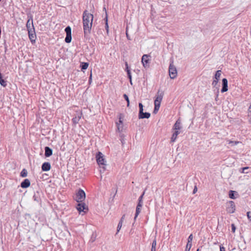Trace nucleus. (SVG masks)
I'll use <instances>...</instances> for the list:
<instances>
[{"mask_svg":"<svg viewBox=\"0 0 251 251\" xmlns=\"http://www.w3.org/2000/svg\"><path fill=\"white\" fill-rule=\"evenodd\" d=\"M222 88L221 92L224 93L228 90V81L226 78H223L222 79Z\"/></svg>","mask_w":251,"mask_h":251,"instance_id":"9","label":"nucleus"},{"mask_svg":"<svg viewBox=\"0 0 251 251\" xmlns=\"http://www.w3.org/2000/svg\"><path fill=\"white\" fill-rule=\"evenodd\" d=\"M89 64L86 62H83L82 63L81 69L86 70L88 67Z\"/></svg>","mask_w":251,"mask_h":251,"instance_id":"28","label":"nucleus"},{"mask_svg":"<svg viewBox=\"0 0 251 251\" xmlns=\"http://www.w3.org/2000/svg\"><path fill=\"white\" fill-rule=\"evenodd\" d=\"M197 251H199V249H198Z\"/></svg>","mask_w":251,"mask_h":251,"instance_id":"50","label":"nucleus"},{"mask_svg":"<svg viewBox=\"0 0 251 251\" xmlns=\"http://www.w3.org/2000/svg\"><path fill=\"white\" fill-rule=\"evenodd\" d=\"M95 239H96V235L93 234L92 236V237L91 238V241L92 242H93L95 241Z\"/></svg>","mask_w":251,"mask_h":251,"instance_id":"39","label":"nucleus"},{"mask_svg":"<svg viewBox=\"0 0 251 251\" xmlns=\"http://www.w3.org/2000/svg\"><path fill=\"white\" fill-rule=\"evenodd\" d=\"M139 108H143V105L142 103H139Z\"/></svg>","mask_w":251,"mask_h":251,"instance_id":"47","label":"nucleus"},{"mask_svg":"<svg viewBox=\"0 0 251 251\" xmlns=\"http://www.w3.org/2000/svg\"><path fill=\"white\" fill-rule=\"evenodd\" d=\"M236 230V227L234 224H231V230L233 233L235 232Z\"/></svg>","mask_w":251,"mask_h":251,"instance_id":"37","label":"nucleus"},{"mask_svg":"<svg viewBox=\"0 0 251 251\" xmlns=\"http://www.w3.org/2000/svg\"><path fill=\"white\" fill-rule=\"evenodd\" d=\"M151 56L148 54H144L142 57V63L145 68L149 67L150 58Z\"/></svg>","mask_w":251,"mask_h":251,"instance_id":"7","label":"nucleus"},{"mask_svg":"<svg viewBox=\"0 0 251 251\" xmlns=\"http://www.w3.org/2000/svg\"><path fill=\"white\" fill-rule=\"evenodd\" d=\"M28 36L31 42H34L35 41L36 36L34 31L29 30Z\"/></svg>","mask_w":251,"mask_h":251,"instance_id":"10","label":"nucleus"},{"mask_svg":"<svg viewBox=\"0 0 251 251\" xmlns=\"http://www.w3.org/2000/svg\"><path fill=\"white\" fill-rule=\"evenodd\" d=\"M190 249L189 248H187V247H186V249H185V251H190Z\"/></svg>","mask_w":251,"mask_h":251,"instance_id":"49","label":"nucleus"},{"mask_svg":"<svg viewBox=\"0 0 251 251\" xmlns=\"http://www.w3.org/2000/svg\"><path fill=\"white\" fill-rule=\"evenodd\" d=\"M218 80H216V79H214L213 82H212V85L214 86V87H215L217 84H218Z\"/></svg>","mask_w":251,"mask_h":251,"instance_id":"35","label":"nucleus"},{"mask_svg":"<svg viewBox=\"0 0 251 251\" xmlns=\"http://www.w3.org/2000/svg\"><path fill=\"white\" fill-rule=\"evenodd\" d=\"M120 124H122V121L121 120V118H120V120H119V123H117V128L119 130H120Z\"/></svg>","mask_w":251,"mask_h":251,"instance_id":"38","label":"nucleus"},{"mask_svg":"<svg viewBox=\"0 0 251 251\" xmlns=\"http://www.w3.org/2000/svg\"><path fill=\"white\" fill-rule=\"evenodd\" d=\"M30 185V182L28 179H25L21 184V186L23 188H26Z\"/></svg>","mask_w":251,"mask_h":251,"instance_id":"11","label":"nucleus"},{"mask_svg":"<svg viewBox=\"0 0 251 251\" xmlns=\"http://www.w3.org/2000/svg\"><path fill=\"white\" fill-rule=\"evenodd\" d=\"M45 155L46 157H49L52 154V150L49 147H46Z\"/></svg>","mask_w":251,"mask_h":251,"instance_id":"14","label":"nucleus"},{"mask_svg":"<svg viewBox=\"0 0 251 251\" xmlns=\"http://www.w3.org/2000/svg\"><path fill=\"white\" fill-rule=\"evenodd\" d=\"M156 240H155V239H154L152 244V247H151V251H156Z\"/></svg>","mask_w":251,"mask_h":251,"instance_id":"27","label":"nucleus"},{"mask_svg":"<svg viewBox=\"0 0 251 251\" xmlns=\"http://www.w3.org/2000/svg\"><path fill=\"white\" fill-rule=\"evenodd\" d=\"M27 171L25 169H24L21 173V176L22 177H26L27 176Z\"/></svg>","mask_w":251,"mask_h":251,"instance_id":"26","label":"nucleus"},{"mask_svg":"<svg viewBox=\"0 0 251 251\" xmlns=\"http://www.w3.org/2000/svg\"><path fill=\"white\" fill-rule=\"evenodd\" d=\"M248 116L249 117V122L250 124H251V103L248 109Z\"/></svg>","mask_w":251,"mask_h":251,"instance_id":"23","label":"nucleus"},{"mask_svg":"<svg viewBox=\"0 0 251 251\" xmlns=\"http://www.w3.org/2000/svg\"><path fill=\"white\" fill-rule=\"evenodd\" d=\"M125 217V215H124L122 217V218H121V220H120V222H122V223H123V221H124V220Z\"/></svg>","mask_w":251,"mask_h":251,"instance_id":"45","label":"nucleus"},{"mask_svg":"<svg viewBox=\"0 0 251 251\" xmlns=\"http://www.w3.org/2000/svg\"><path fill=\"white\" fill-rule=\"evenodd\" d=\"M142 112H143V108H139V114H142Z\"/></svg>","mask_w":251,"mask_h":251,"instance_id":"44","label":"nucleus"},{"mask_svg":"<svg viewBox=\"0 0 251 251\" xmlns=\"http://www.w3.org/2000/svg\"><path fill=\"white\" fill-rule=\"evenodd\" d=\"M151 114L148 112H142V114H139V119H144L147 118L148 119L150 117Z\"/></svg>","mask_w":251,"mask_h":251,"instance_id":"17","label":"nucleus"},{"mask_svg":"<svg viewBox=\"0 0 251 251\" xmlns=\"http://www.w3.org/2000/svg\"><path fill=\"white\" fill-rule=\"evenodd\" d=\"M93 15L85 10L83 13L82 21L84 35H87L91 32L93 21Z\"/></svg>","mask_w":251,"mask_h":251,"instance_id":"1","label":"nucleus"},{"mask_svg":"<svg viewBox=\"0 0 251 251\" xmlns=\"http://www.w3.org/2000/svg\"><path fill=\"white\" fill-rule=\"evenodd\" d=\"M104 20L105 21V29L106 30L107 33L108 34V31H109V26H108V19H107V15L106 13V17L104 18Z\"/></svg>","mask_w":251,"mask_h":251,"instance_id":"21","label":"nucleus"},{"mask_svg":"<svg viewBox=\"0 0 251 251\" xmlns=\"http://www.w3.org/2000/svg\"><path fill=\"white\" fill-rule=\"evenodd\" d=\"M220 251H225V249L223 246H220Z\"/></svg>","mask_w":251,"mask_h":251,"instance_id":"43","label":"nucleus"},{"mask_svg":"<svg viewBox=\"0 0 251 251\" xmlns=\"http://www.w3.org/2000/svg\"><path fill=\"white\" fill-rule=\"evenodd\" d=\"M248 169H249V167H244V168H241V169L242 170V171H241V173H247V172H246L245 171H246V170H248Z\"/></svg>","mask_w":251,"mask_h":251,"instance_id":"36","label":"nucleus"},{"mask_svg":"<svg viewBox=\"0 0 251 251\" xmlns=\"http://www.w3.org/2000/svg\"><path fill=\"white\" fill-rule=\"evenodd\" d=\"M175 131L173 134H176V135L177 136V135L180 133L179 130H175Z\"/></svg>","mask_w":251,"mask_h":251,"instance_id":"41","label":"nucleus"},{"mask_svg":"<svg viewBox=\"0 0 251 251\" xmlns=\"http://www.w3.org/2000/svg\"><path fill=\"white\" fill-rule=\"evenodd\" d=\"M51 166L49 162H45L42 166V169L43 171H48L50 169Z\"/></svg>","mask_w":251,"mask_h":251,"instance_id":"12","label":"nucleus"},{"mask_svg":"<svg viewBox=\"0 0 251 251\" xmlns=\"http://www.w3.org/2000/svg\"><path fill=\"white\" fill-rule=\"evenodd\" d=\"M89 81L90 83L92 81V73H91V74H90Z\"/></svg>","mask_w":251,"mask_h":251,"instance_id":"46","label":"nucleus"},{"mask_svg":"<svg viewBox=\"0 0 251 251\" xmlns=\"http://www.w3.org/2000/svg\"><path fill=\"white\" fill-rule=\"evenodd\" d=\"M169 75L171 78H175L177 74V70L175 66L173 64H170L169 69Z\"/></svg>","mask_w":251,"mask_h":251,"instance_id":"4","label":"nucleus"},{"mask_svg":"<svg viewBox=\"0 0 251 251\" xmlns=\"http://www.w3.org/2000/svg\"><path fill=\"white\" fill-rule=\"evenodd\" d=\"M140 211H141V208L136 207V213H135V217H134V220H135L136 218L137 217L138 215L140 213Z\"/></svg>","mask_w":251,"mask_h":251,"instance_id":"30","label":"nucleus"},{"mask_svg":"<svg viewBox=\"0 0 251 251\" xmlns=\"http://www.w3.org/2000/svg\"><path fill=\"white\" fill-rule=\"evenodd\" d=\"M250 214H251L250 212H248L247 213V217H248V219L250 220V221H251V215Z\"/></svg>","mask_w":251,"mask_h":251,"instance_id":"40","label":"nucleus"},{"mask_svg":"<svg viewBox=\"0 0 251 251\" xmlns=\"http://www.w3.org/2000/svg\"><path fill=\"white\" fill-rule=\"evenodd\" d=\"M193 235L191 234L189 235V236L188 237V242H187V245H186V247L187 248H189V249H191V248L192 247V240H193Z\"/></svg>","mask_w":251,"mask_h":251,"instance_id":"16","label":"nucleus"},{"mask_svg":"<svg viewBox=\"0 0 251 251\" xmlns=\"http://www.w3.org/2000/svg\"><path fill=\"white\" fill-rule=\"evenodd\" d=\"M222 72L221 70H218L215 75V79L219 80L221 75Z\"/></svg>","mask_w":251,"mask_h":251,"instance_id":"20","label":"nucleus"},{"mask_svg":"<svg viewBox=\"0 0 251 251\" xmlns=\"http://www.w3.org/2000/svg\"><path fill=\"white\" fill-rule=\"evenodd\" d=\"M122 224H123V223H122V222H119V224H118V226H117V233L120 231V230L121 229L122 226Z\"/></svg>","mask_w":251,"mask_h":251,"instance_id":"32","label":"nucleus"},{"mask_svg":"<svg viewBox=\"0 0 251 251\" xmlns=\"http://www.w3.org/2000/svg\"><path fill=\"white\" fill-rule=\"evenodd\" d=\"M78 203L77 204L76 208L77 210L79 211V213L81 212H83L86 213L88 210V207L84 202H78Z\"/></svg>","mask_w":251,"mask_h":251,"instance_id":"5","label":"nucleus"},{"mask_svg":"<svg viewBox=\"0 0 251 251\" xmlns=\"http://www.w3.org/2000/svg\"><path fill=\"white\" fill-rule=\"evenodd\" d=\"M177 137V136L176 135V134H173L172 136L171 137V142H174L176 139Z\"/></svg>","mask_w":251,"mask_h":251,"instance_id":"33","label":"nucleus"},{"mask_svg":"<svg viewBox=\"0 0 251 251\" xmlns=\"http://www.w3.org/2000/svg\"><path fill=\"white\" fill-rule=\"evenodd\" d=\"M65 31L66 33V37L65 41L67 43H69L72 41V35H71V28L70 26H68L66 27Z\"/></svg>","mask_w":251,"mask_h":251,"instance_id":"6","label":"nucleus"},{"mask_svg":"<svg viewBox=\"0 0 251 251\" xmlns=\"http://www.w3.org/2000/svg\"><path fill=\"white\" fill-rule=\"evenodd\" d=\"M235 210V205L233 201H230L227 204L226 211L229 213H233Z\"/></svg>","mask_w":251,"mask_h":251,"instance_id":"8","label":"nucleus"},{"mask_svg":"<svg viewBox=\"0 0 251 251\" xmlns=\"http://www.w3.org/2000/svg\"><path fill=\"white\" fill-rule=\"evenodd\" d=\"M26 27L28 29V31H29V30H31L33 28V20H32V19L31 17H30V19H29L27 21V23H26Z\"/></svg>","mask_w":251,"mask_h":251,"instance_id":"13","label":"nucleus"},{"mask_svg":"<svg viewBox=\"0 0 251 251\" xmlns=\"http://www.w3.org/2000/svg\"><path fill=\"white\" fill-rule=\"evenodd\" d=\"M163 93H160L159 95L158 93V110L159 108L160 102L163 98Z\"/></svg>","mask_w":251,"mask_h":251,"instance_id":"19","label":"nucleus"},{"mask_svg":"<svg viewBox=\"0 0 251 251\" xmlns=\"http://www.w3.org/2000/svg\"><path fill=\"white\" fill-rule=\"evenodd\" d=\"M81 118V115H78V117H74L72 120H73V123L75 124H76L78 123L79 120Z\"/></svg>","mask_w":251,"mask_h":251,"instance_id":"22","label":"nucleus"},{"mask_svg":"<svg viewBox=\"0 0 251 251\" xmlns=\"http://www.w3.org/2000/svg\"><path fill=\"white\" fill-rule=\"evenodd\" d=\"M197 191V188L196 187H195V188L194 189V190H193V193H195Z\"/></svg>","mask_w":251,"mask_h":251,"instance_id":"48","label":"nucleus"},{"mask_svg":"<svg viewBox=\"0 0 251 251\" xmlns=\"http://www.w3.org/2000/svg\"><path fill=\"white\" fill-rule=\"evenodd\" d=\"M126 69H127V73L128 77V78L130 79V81L131 84H132V82H131V73H130V70H128V65H127V63H126Z\"/></svg>","mask_w":251,"mask_h":251,"instance_id":"25","label":"nucleus"},{"mask_svg":"<svg viewBox=\"0 0 251 251\" xmlns=\"http://www.w3.org/2000/svg\"><path fill=\"white\" fill-rule=\"evenodd\" d=\"M85 197L86 195L84 191L82 189H79L76 193L75 199L77 202H83V201L85 199Z\"/></svg>","mask_w":251,"mask_h":251,"instance_id":"2","label":"nucleus"},{"mask_svg":"<svg viewBox=\"0 0 251 251\" xmlns=\"http://www.w3.org/2000/svg\"><path fill=\"white\" fill-rule=\"evenodd\" d=\"M144 194V193H143V194L139 198V200H138L139 201H138V203L137 206V207L141 208L142 206V205H143L142 199H143Z\"/></svg>","mask_w":251,"mask_h":251,"instance_id":"18","label":"nucleus"},{"mask_svg":"<svg viewBox=\"0 0 251 251\" xmlns=\"http://www.w3.org/2000/svg\"><path fill=\"white\" fill-rule=\"evenodd\" d=\"M96 157L97 159L98 164L100 166H103L102 168L103 169V171H104L105 168L104 166L106 165V161L105 160V158H104V155L101 152H99L98 154L96 155Z\"/></svg>","mask_w":251,"mask_h":251,"instance_id":"3","label":"nucleus"},{"mask_svg":"<svg viewBox=\"0 0 251 251\" xmlns=\"http://www.w3.org/2000/svg\"><path fill=\"white\" fill-rule=\"evenodd\" d=\"M128 28V26L127 25L126 27V30H127ZM126 37H127V39L129 40H130V39L129 37V35L127 33V30L126 31Z\"/></svg>","mask_w":251,"mask_h":251,"instance_id":"42","label":"nucleus"},{"mask_svg":"<svg viewBox=\"0 0 251 251\" xmlns=\"http://www.w3.org/2000/svg\"><path fill=\"white\" fill-rule=\"evenodd\" d=\"M236 193L235 191L230 190L229 192V197L232 199H235L236 198L234 196V193Z\"/></svg>","mask_w":251,"mask_h":251,"instance_id":"24","label":"nucleus"},{"mask_svg":"<svg viewBox=\"0 0 251 251\" xmlns=\"http://www.w3.org/2000/svg\"><path fill=\"white\" fill-rule=\"evenodd\" d=\"M124 98L127 101V106L128 107L129 105V98L127 96V95L126 94H124Z\"/></svg>","mask_w":251,"mask_h":251,"instance_id":"31","label":"nucleus"},{"mask_svg":"<svg viewBox=\"0 0 251 251\" xmlns=\"http://www.w3.org/2000/svg\"><path fill=\"white\" fill-rule=\"evenodd\" d=\"M154 108L153 110V113H156L157 111V97H154Z\"/></svg>","mask_w":251,"mask_h":251,"instance_id":"29","label":"nucleus"},{"mask_svg":"<svg viewBox=\"0 0 251 251\" xmlns=\"http://www.w3.org/2000/svg\"><path fill=\"white\" fill-rule=\"evenodd\" d=\"M239 142L238 141H229L228 142L229 144H231L232 145H237Z\"/></svg>","mask_w":251,"mask_h":251,"instance_id":"34","label":"nucleus"},{"mask_svg":"<svg viewBox=\"0 0 251 251\" xmlns=\"http://www.w3.org/2000/svg\"><path fill=\"white\" fill-rule=\"evenodd\" d=\"M174 130H180L181 128V122L179 120H177L175 124L173 127Z\"/></svg>","mask_w":251,"mask_h":251,"instance_id":"15","label":"nucleus"}]
</instances>
